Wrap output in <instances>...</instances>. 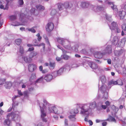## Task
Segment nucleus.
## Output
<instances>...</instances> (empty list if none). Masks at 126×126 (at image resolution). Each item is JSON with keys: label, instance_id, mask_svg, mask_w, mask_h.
<instances>
[{"label": "nucleus", "instance_id": "a878e982", "mask_svg": "<svg viewBox=\"0 0 126 126\" xmlns=\"http://www.w3.org/2000/svg\"><path fill=\"white\" fill-rule=\"evenodd\" d=\"M79 66L77 64L75 63H73L72 64H71L69 65V66H66V68L67 70H70V68H74L76 67H77Z\"/></svg>", "mask_w": 126, "mask_h": 126}, {"label": "nucleus", "instance_id": "20e7f679", "mask_svg": "<svg viewBox=\"0 0 126 126\" xmlns=\"http://www.w3.org/2000/svg\"><path fill=\"white\" fill-rule=\"evenodd\" d=\"M45 101H46V100H44L43 103H40L39 105L40 109L41 118L43 121L46 122L47 121V120L46 118L47 115L46 113H48V112L45 109V107L44 105Z\"/></svg>", "mask_w": 126, "mask_h": 126}, {"label": "nucleus", "instance_id": "69168bd1", "mask_svg": "<svg viewBox=\"0 0 126 126\" xmlns=\"http://www.w3.org/2000/svg\"><path fill=\"white\" fill-rule=\"evenodd\" d=\"M78 2L76 1H74L73 2V4L75 6H78Z\"/></svg>", "mask_w": 126, "mask_h": 126}, {"label": "nucleus", "instance_id": "5701e85b", "mask_svg": "<svg viewBox=\"0 0 126 126\" xmlns=\"http://www.w3.org/2000/svg\"><path fill=\"white\" fill-rule=\"evenodd\" d=\"M27 46L28 47H31L32 46H37L38 47H40L41 46H43V49L44 50L45 48V44L44 43H42L39 44H27Z\"/></svg>", "mask_w": 126, "mask_h": 126}, {"label": "nucleus", "instance_id": "a19ab883", "mask_svg": "<svg viewBox=\"0 0 126 126\" xmlns=\"http://www.w3.org/2000/svg\"><path fill=\"white\" fill-rule=\"evenodd\" d=\"M23 94L25 98H28L29 97V95L28 94V92L27 91H25L23 93Z\"/></svg>", "mask_w": 126, "mask_h": 126}, {"label": "nucleus", "instance_id": "c756f323", "mask_svg": "<svg viewBox=\"0 0 126 126\" xmlns=\"http://www.w3.org/2000/svg\"><path fill=\"white\" fill-rule=\"evenodd\" d=\"M12 85V83L10 82H6L5 86L6 88L10 89Z\"/></svg>", "mask_w": 126, "mask_h": 126}, {"label": "nucleus", "instance_id": "0e129e2a", "mask_svg": "<svg viewBox=\"0 0 126 126\" xmlns=\"http://www.w3.org/2000/svg\"><path fill=\"white\" fill-rule=\"evenodd\" d=\"M122 125L123 126H124V124H126V118H124V121L122 120Z\"/></svg>", "mask_w": 126, "mask_h": 126}, {"label": "nucleus", "instance_id": "cd10ccee", "mask_svg": "<svg viewBox=\"0 0 126 126\" xmlns=\"http://www.w3.org/2000/svg\"><path fill=\"white\" fill-rule=\"evenodd\" d=\"M11 123V120L7 119L5 120L3 124L5 126H6V125L7 126H10Z\"/></svg>", "mask_w": 126, "mask_h": 126}, {"label": "nucleus", "instance_id": "72a5a7b5", "mask_svg": "<svg viewBox=\"0 0 126 126\" xmlns=\"http://www.w3.org/2000/svg\"><path fill=\"white\" fill-rule=\"evenodd\" d=\"M61 57L62 58L65 60H67L70 58V56L64 54L63 55H62Z\"/></svg>", "mask_w": 126, "mask_h": 126}, {"label": "nucleus", "instance_id": "58836bf2", "mask_svg": "<svg viewBox=\"0 0 126 126\" xmlns=\"http://www.w3.org/2000/svg\"><path fill=\"white\" fill-rule=\"evenodd\" d=\"M24 3L23 0H18V3L19 7H22Z\"/></svg>", "mask_w": 126, "mask_h": 126}, {"label": "nucleus", "instance_id": "39448f33", "mask_svg": "<svg viewBox=\"0 0 126 126\" xmlns=\"http://www.w3.org/2000/svg\"><path fill=\"white\" fill-rule=\"evenodd\" d=\"M7 119L11 120V119L12 120L16 121H19L20 119V114L19 112L16 111L15 113L14 112L8 113L7 115Z\"/></svg>", "mask_w": 126, "mask_h": 126}, {"label": "nucleus", "instance_id": "ea45409f", "mask_svg": "<svg viewBox=\"0 0 126 126\" xmlns=\"http://www.w3.org/2000/svg\"><path fill=\"white\" fill-rule=\"evenodd\" d=\"M21 42V40L20 39H17L15 40V43L17 45H19Z\"/></svg>", "mask_w": 126, "mask_h": 126}, {"label": "nucleus", "instance_id": "4be33fe9", "mask_svg": "<svg viewBox=\"0 0 126 126\" xmlns=\"http://www.w3.org/2000/svg\"><path fill=\"white\" fill-rule=\"evenodd\" d=\"M126 40V37H124L123 38L118 44V46L123 47L124 46L125 41Z\"/></svg>", "mask_w": 126, "mask_h": 126}, {"label": "nucleus", "instance_id": "4468645a", "mask_svg": "<svg viewBox=\"0 0 126 126\" xmlns=\"http://www.w3.org/2000/svg\"><path fill=\"white\" fill-rule=\"evenodd\" d=\"M95 51L94 53V55L95 57L96 58L101 59L102 58L103 56L105 55V53L103 52Z\"/></svg>", "mask_w": 126, "mask_h": 126}, {"label": "nucleus", "instance_id": "79ce46f5", "mask_svg": "<svg viewBox=\"0 0 126 126\" xmlns=\"http://www.w3.org/2000/svg\"><path fill=\"white\" fill-rule=\"evenodd\" d=\"M11 25L14 26H17L21 25V24L17 22H13L11 24Z\"/></svg>", "mask_w": 126, "mask_h": 126}, {"label": "nucleus", "instance_id": "bb28decb", "mask_svg": "<svg viewBox=\"0 0 126 126\" xmlns=\"http://www.w3.org/2000/svg\"><path fill=\"white\" fill-rule=\"evenodd\" d=\"M89 5V3L88 2L84 1L81 2V6L82 8H86Z\"/></svg>", "mask_w": 126, "mask_h": 126}, {"label": "nucleus", "instance_id": "09e8293b", "mask_svg": "<svg viewBox=\"0 0 126 126\" xmlns=\"http://www.w3.org/2000/svg\"><path fill=\"white\" fill-rule=\"evenodd\" d=\"M122 29L125 31H126V23H124L122 25Z\"/></svg>", "mask_w": 126, "mask_h": 126}, {"label": "nucleus", "instance_id": "e2e57ef3", "mask_svg": "<svg viewBox=\"0 0 126 126\" xmlns=\"http://www.w3.org/2000/svg\"><path fill=\"white\" fill-rule=\"evenodd\" d=\"M17 92L18 94L20 95V96H22L23 95V94L22 93L21 90H18Z\"/></svg>", "mask_w": 126, "mask_h": 126}, {"label": "nucleus", "instance_id": "6e6552de", "mask_svg": "<svg viewBox=\"0 0 126 126\" xmlns=\"http://www.w3.org/2000/svg\"><path fill=\"white\" fill-rule=\"evenodd\" d=\"M98 50H100L101 51L105 53V55L107 53H110L112 52V48L111 45H105L104 46L97 47L96 48Z\"/></svg>", "mask_w": 126, "mask_h": 126}, {"label": "nucleus", "instance_id": "49530a36", "mask_svg": "<svg viewBox=\"0 0 126 126\" xmlns=\"http://www.w3.org/2000/svg\"><path fill=\"white\" fill-rule=\"evenodd\" d=\"M52 74L53 75H52L53 77H54L55 78L58 76H59L58 75V72H57V71H54L53 73H52Z\"/></svg>", "mask_w": 126, "mask_h": 126}, {"label": "nucleus", "instance_id": "3c124183", "mask_svg": "<svg viewBox=\"0 0 126 126\" xmlns=\"http://www.w3.org/2000/svg\"><path fill=\"white\" fill-rule=\"evenodd\" d=\"M57 11L55 9H53L51 12V15H55Z\"/></svg>", "mask_w": 126, "mask_h": 126}, {"label": "nucleus", "instance_id": "473e14b6", "mask_svg": "<svg viewBox=\"0 0 126 126\" xmlns=\"http://www.w3.org/2000/svg\"><path fill=\"white\" fill-rule=\"evenodd\" d=\"M36 8L38 10L40 11H42L44 9V7L40 5H37Z\"/></svg>", "mask_w": 126, "mask_h": 126}, {"label": "nucleus", "instance_id": "412c9836", "mask_svg": "<svg viewBox=\"0 0 126 126\" xmlns=\"http://www.w3.org/2000/svg\"><path fill=\"white\" fill-rule=\"evenodd\" d=\"M88 65L92 69H96L97 68V65L94 62H89L88 63Z\"/></svg>", "mask_w": 126, "mask_h": 126}, {"label": "nucleus", "instance_id": "aec40b11", "mask_svg": "<svg viewBox=\"0 0 126 126\" xmlns=\"http://www.w3.org/2000/svg\"><path fill=\"white\" fill-rule=\"evenodd\" d=\"M119 39L120 37H119L117 36H114L112 41V44L115 45H117Z\"/></svg>", "mask_w": 126, "mask_h": 126}, {"label": "nucleus", "instance_id": "4c0bfd02", "mask_svg": "<svg viewBox=\"0 0 126 126\" xmlns=\"http://www.w3.org/2000/svg\"><path fill=\"white\" fill-rule=\"evenodd\" d=\"M107 120L113 122H116V120L115 118L112 116H110L109 118L107 119Z\"/></svg>", "mask_w": 126, "mask_h": 126}, {"label": "nucleus", "instance_id": "a18cd8bd", "mask_svg": "<svg viewBox=\"0 0 126 126\" xmlns=\"http://www.w3.org/2000/svg\"><path fill=\"white\" fill-rule=\"evenodd\" d=\"M24 52L23 48L22 46H20L19 48V52L21 54H23Z\"/></svg>", "mask_w": 126, "mask_h": 126}, {"label": "nucleus", "instance_id": "de8ad7c7", "mask_svg": "<svg viewBox=\"0 0 126 126\" xmlns=\"http://www.w3.org/2000/svg\"><path fill=\"white\" fill-rule=\"evenodd\" d=\"M36 36L38 37L37 38L38 40L39 41H40L41 40L42 37L41 36H40V34L38 33L36 35Z\"/></svg>", "mask_w": 126, "mask_h": 126}, {"label": "nucleus", "instance_id": "13d9d810", "mask_svg": "<svg viewBox=\"0 0 126 126\" xmlns=\"http://www.w3.org/2000/svg\"><path fill=\"white\" fill-rule=\"evenodd\" d=\"M91 111H91L90 112H87L88 113V115H87L85 117V118L84 119V121H85L87 122H88V121H89V120H88V117H89V114H88V113H89V112H91ZM86 113V112L84 114H85Z\"/></svg>", "mask_w": 126, "mask_h": 126}, {"label": "nucleus", "instance_id": "0eeeda50", "mask_svg": "<svg viewBox=\"0 0 126 126\" xmlns=\"http://www.w3.org/2000/svg\"><path fill=\"white\" fill-rule=\"evenodd\" d=\"M117 14L120 19H126V5H122L121 9L118 12Z\"/></svg>", "mask_w": 126, "mask_h": 126}, {"label": "nucleus", "instance_id": "f03ea898", "mask_svg": "<svg viewBox=\"0 0 126 126\" xmlns=\"http://www.w3.org/2000/svg\"><path fill=\"white\" fill-rule=\"evenodd\" d=\"M58 42L61 45L65 48L69 49H72L75 51H78V45H75L72 47H71V42L67 39L61 37L57 38Z\"/></svg>", "mask_w": 126, "mask_h": 126}, {"label": "nucleus", "instance_id": "c03bdc74", "mask_svg": "<svg viewBox=\"0 0 126 126\" xmlns=\"http://www.w3.org/2000/svg\"><path fill=\"white\" fill-rule=\"evenodd\" d=\"M16 16H11L9 17L10 19L12 21L16 19Z\"/></svg>", "mask_w": 126, "mask_h": 126}, {"label": "nucleus", "instance_id": "a211bd4d", "mask_svg": "<svg viewBox=\"0 0 126 126\" xmlns=\"http://www.w3.org/2000/svg\"><path fill=\"white\" fill-rule=\"evenodd\" d=\"M91 7L92 8V9L95 11H96L99 10H102L104 9V8L101 6H97V7L94 6L92 5L91 6Z\"/></svg>", "mask_w": 126, "mask_h": 126}, {"label": "nucleus", "instance_id": "c85d7f7f", "mask_svg": "<svg viewBox=\"0 0 126 126\" xmlns=\"http://www.w3.org/2000/svg\"><path fill=\"white\" fill-rule=\"evenodd\" d=\"M37 54L38 53L36 52L32 51L30 53L29 56L32 59V58L36 56Z\"/></svg>", "mask_w": 126, "mask_h": 126}, {"label": "nucleus", "instance_id": "f3484780", "mask_svg": "<svg viewBox=\"0 0 126 126\" xmlns=\"http://www.w3.org/2000/svg\"><path fill=\"white\" fill-rule=\"evenodd\" d=\"M106 79L104 76H101L99 80L98 84V86H100L101 84H104L106 82Z\"/></svg>", "mask_w": 126, "mask_h": 126}, {"label": "nucleus", "instance_id": "f704fd0d", "mask_svg": "<svg viewBox=\"0 0 126 126\" xmlns=\"http://www.w3.org/2000/svg\"><path fill=\"white\" fill-rule=\"evenodd\" d=\"M106 18V19L109 22L112 21V19L111 18V16L109 15L108 14H106L105 15Z\"/></svg>", "mask_w": 126, "mask_h": 126}, {"label": "nucleus", "instance_id": "6e6d98bb", "mask_svg": "<svg viewBox=\"0 0 126 126\" xmlns=\"http://www.w3.org/2000/svg\"><path fill=\"white\" fill-rule=\"evenodd\" d=\"M105 4L109 5H111V2L109 0H105Z\"/></svg>", "mask_w": 126, "mask_h": 126}, {"label": "nucleus", "instance_id": "5fc2aeb1", "mask_svg": "<svg viewBox=\"0 0 126 126\" xmlns=\"http://www.w3.org/2000/svg\"><path fill=\"white\" fill-rule=\"evenodd\" d=\"M36 78V77L35 74V73H32L31 75L30 80H31V79H35Z\"/></svg>", "mask_w": 126, "mask_h": 126}, {"label": "nucleus", "instance_id": "423d86ee", "mask_svg": "<svg viewBox=\"0 0 126 126\" xmlns=\"http://www.w3.org/2000/svg\"><path fill=\"white\" fill-rule=\"evenodd\" d=\"M101 87H99V91H100L102 93L104 94L103 97H102V99H103L104 100L107 99L108 97V88H107L106 86L104 84H101L100 85Z\"/></svg>", "mask_w": 126, "mask_h": 126}, {"label": "nucleus", "instance_id": "393cba45", "mask_svg": "<svg viewBox=\"0 0 126 126\" xmlns=\"http://www.w3.org/2000/svg\"><path fill=\"white\" fill-rule=\"evenodd\" d=\"M36 68L35 65L33 64H29L28 66V70L31 72H33Z\"/></svg>", "mask_w": 126, "mask_h": 126}, {"label": "nucleus", "instance_id": "7c9ffc66", "mask_svg": "<svg viewBox=\"0 0 126 126\" xmlns=\"http://www.w3.org/2000/svg\"><path fill=\"white\" fill-rule=\"evenodd\" d=\"M114 3L111 2V5H111V8L113 9L114 11H115L116 12H117L118 10L117 8V6L116 5H115Z\"/></svg>", "mask_w": 126, "mask_h": 126}, {"label": "nucleus", "instance_id": "f8f14e48", "mask_svg": "<svg viewBox=\"0 0 126 126\" xmlns=\"http://www.w3.org/2000/svg\"><path fill=\"white\" fill-rule=\"evenodd\" d=\"M102 100H104V101L103 102L100 101L98 103V105L97 106L96 103L95 101H92L91 102H95L96 104V106L95 108L93 110H94L95 108H96L97 110H100L102 109H106V105H103L102 104H103L104 102L105 101L103 99H102Z\"/></svg>", "mask_w": 126, "mask_h": 126}, {"label": "nucleus", "instance_id": "b1692460", "mask_svg": "<svg viewBox=\"0 0 126 126\" xmlns=\"http://www.w3.org/2000/svg\"><path fill=\"white\" fill-rule=\"evenodd\" d=\"M23 59L24 61L26 63H30L31 62L32 59H31L29 55L24 57Z\"/></svg>", "mask_w": 126, "mask_h": 126}, {"label": "nucleus", "instance_id": "680f3d73", "mask_svg": "<svg viewBox=\"0 0 126 126\" xmlns=\"http://www.w3.org/2000/svg\"><path fill=\"white\" fill-rule=\"evenodd\" d=\"M33 43L34 44H38V42L37 40L36 39H34L33 40Z\"/></svg>", "mask_w": 126, "mask_h": 126}, {"label": "nucleus", "instance_id": "2eb2a0df", "mask_svg": "<svg viewBox=\"0 0 126 126\" xmlns=\"http://www.w3.org/2000/svg\"><path fill=\"white\" fill-rule=\"evenodd\" d=\"M54 27V26L53 23L51 22H49L46 27V30L48 32H50L53 30Z\"/></svg>", "mask_w": 126, "mask_h": 126}, {"label": "nucleus", "instance_id": "7ed1b4c3", "mask_svg": "<svg viewBox=\"0 0 126 126\" xmlns=\"http://www.w3.org/2000/svg\"><path fill=\"white\" fill-rule=\"evenodd\" d=\"M45 102L44 105L45 107V109L48 112V113H54L56 114L60 113L58 110L60 108H57L56 106L50 104L46 100Z\"/></svg>", "mask_w": 126, "mask_h": 126}, {"label": "nucleus", "instance_id": "bf43d9fd", "mask_svg": "<svg viewBox=\"0 0 126 126\" xmlns=\"http://www.w3.org/2000/svg\"><path fill=\"white\" fill-rule=\"evenodd\" d=\"M5 79H0V85H2L4 83V82L5 81Z\"/></svg>", "mask_w": 126, "mask_h": 126}, {"label": "nucleus", "instance_id": "e433bc0d", "mask_svg": "<svg viewBox=\"0 0 126 126\" xmlns=\"http://www.w3.org/2000/svg\"><path fill=\"white\" fill-rule=\"evenodd\" d=\"M23 80H22L20 81L19 83L21 85L22 88H25L26 87V85H27L26 83H24L23 82Z\"/></svg>", "mask_w": 126, "mask_h": 126}, {"label": "nucleus", "instance_id": "6ab92c4d", "mask_svg": "<svg viewBox=\"0 0 126 126\" xmlns=\"http://www.w3.org/2000/svg\"><path fill=\"white\" fill-rule=\"evenodd\" d=\"M44 79L47 81L49 82L52 79L53 76L50 74H47L45 75Z\"/></svg>", "mask_w": 126, "mask_h": 126}, {"label": "nucleus", "instance_id": "052dcab7", "mask_svg": "<svg viewBox=\"0 0 126 126\" xmlns=\"http://www.w3.org/2000/svg\"><path fill=\"white\" fill-rule=\"evenodd\" d=\"M42 81V78H40L39 79H38L37 80L35 81V82L36 83L38 82H41Z\"/></svg>", "mask_w": 126, "mask_h": 126}, {"label": "nucleus", "instance_id": "2f4dec72", "mask_svg": "<svg viewBox=\"0 0 126 126\" xmlns=\"http://www.w3.org/2000/svg\"><path fill=\"white\" fill-rule=\"evenodd\" d=\"M65 68H66V67H62L60 68L59 70L57 71L58 72V75L59 76L61 75L63 73Z\"/></svg>", "mask_w": 126, "mask_h": 126}, {"label": "nucleus", "instance_id": "9b49d317", "mask_svg": "<svg viewBox=\"0 0 126 126\" xmlns=\"http://www.w3.org/2000/svg\"><path fill=\"white\" fill-rule=\"evenodd\" d=\"M26 12H27V13L26 14L25 12V14H26L25 16H30L31 15L36 16L38 15L39 13L38 10H35V9L33 8H32L30 11L29 12L28 11V8H27L26 10Z\"/></svg>", "mask_w": 126, "mask_h": 126}, {"label": "nucleus", "instance_id": "338daca9", "mask_svg": "<svg viewBox=\"0 0 126 126\" xmlns=\"http://www.w3.org/2000/svg\"><path fill=\"white\" fill-rule=\"evenodd\" d=\"M113 81L112 80H111L110 81L109 83V85H113Z\"/></svg>", "mask_w": 126, "mask_h": 126}, {"label": "nucleus", "instance_id": "37998d69", "mask_svg": "<svg viewBox=\"0 0 126 126\" xmlns=\"http://www.w3.org/2000/svg\"><path fill=\"white\" fill-rule=\"evenodd\" d=\"M117 84L119 85H122L123 84V82L120 79H118L117 80Z\"/></svg>", "mask_w": 126, "mask_h": 126}, {"label": "nucleus", "instance_id": "ddd939ff", "mask_svg": "<svg viewBox=\"0 0 126 126\" xmlns=\"http://www.w3.org/2000/svg\"><path fill=\"white\" fill-rule=\"evenodd\" d=\"M5 0L6 2V4L4 1L2 0H0V8L4 10L7 9L8 8L9 1L7 0Z\"/></svg>", "mask_w": 126, "mask_h": 126}, {"label": "nucleus", "instance_id": "1a4fd4ad", "mask_svg": "<svg viewBox=\"0 0 126 126\" xmlns=\"http://www.w3.org/2000/svg\"><path fill=\"white\" fill-rule=\"evenodd\" d=\"M73 4L71 2H66L63 4L59 3L58 5L59 11L63 9L64 8L66 9H70L73 6Z\"/></svg>", "mask_w": 126, "mask_h": 126}, {"label": "nucleus", "instance_id": "603ef678", "mask_svg": "<svg viewBox=\"0 0 126 126\" xmlns=\"http://www.w3.org/2000/svg\"><path fill=\"white\" fill-rule=\"evenodd\" d=\"M44 37L45 39V41H46V43H47V44L49 45H50V44L48 40V39L47 38V37L46 36H45V35H44Z\"/></svg>", "mask_w": 126, "mask_h": 126}, {"label": "nucleus", "instance_id": "4d7b16f0", "mask_svg": "<svg viewBox=\"0 0 126 126\" xmlns=\"http://www.w3.org/2000/svg\"><path fill=\"white\" fill-rule=\"evenodd\" d=\"M28 30L29 31H31L32 33H34L36 32V31L33 28H32L29 29Z\"/></svg>", "mask_w": 126, "mask_h": 126}, {"label": "nucleus", "instance_id": "9d476101", "mask_svg": "<svg viewBox=\"0 0 126 126\" xmlns=\"http://www.w3.org/2000/svg\"><path fill=\"white\" fill-rule=\"evenodd\" d=\"M108 25L110 29L111 30H114L116 33H119L121 32V30L118 27V25L117 23L114 21H113L111 24Z\"/></svg>", "mask_w": 126, "mask_h": 126}, {"label": "nucleus", "instance_id": "c9c22d12", "mask_svg": "<svg viewBox=\"0 0 126 126\" xmlns=\"http://www.w3.org/2000/svg\"><path fill=\"white\" fill-rule=\"evenodd\" d=\"M55 66V63L54 62H50L49 63V68L50 69H53Z\"/></svg>", "mask_w": 126, "mask_h": 126}, {"label": "nucleus", "instance_id": "774afa93", "mask_svg": "<svg viewBox=\"0 0 126 126\" xmlns=\"http://www.w3.org/2000/svg\"><path fill=\"white\" fill-rule=\"evenodd\" d=\"M97 3L99 4H103V1L102 0H97Z\"/></svg>", "mask_w": 126, "mask_h": 126}, {"label": "nucleus", "instance_id": "f257e3e1", "mask_svg": "<svg viewBox=\"0 0 126 126\" xmlns=\"http://www.w3.org/2000/svg\"><path fill=\"white\" fill-rule=\"evenodd\" d=\"M96 104L95 102H90L83 104H77L76 109L71 110L70 112V115L68 116L69 118L71 121H75L76 120L75 116L79 112L78 109H81V113L85 114L86 112L92 111L96 106Z\"/></svg>", "mask_w": 126, "mask_h": 126}, {"label": "nucleus", "instance_id": "8fccbe9b", "mask_svg": "<svg viewBox=\"0 0 126 126\" xmlns=\"http://www.w3.org/2000/svg\"><path fill=\"white\" fill-rule=\"evenodd\" d=\"M112 109H113V111L114 112H117L119 110L118 108H116L115 106H112Z\"/></svg>", "mask_w": 126, "mask_h": 126}, {"label": "nucleus", "instance_id": "864d4df0", "mask_svg": "<svg viewBox=\"0 0 126 126\" xmlns=\"http://www.w3.org/2000/svg\"><path fill=\"white\" fill-rule=\"evenodd\" d=\"M57 47L62 50L63 53H66V51L64 50V49H63L60 45H58L57 46Z\"/></svg>", "mask_w": 126, "mask_h": 126}, {"label": "nucleus", "instance_id": "dca6fc26", "mask_svg": "<svg viewBox=\"0 0 126 126\" xmlns=\"http://www.w3.org/2000/svg\"><path fill=\"white\" fill-rule=\"evenodd\" d=\"M114 53L115 55L117 56L121 55L124 56L125 55V51L122 49H121L120 50H116L114 51Z\"/></svg>", "mask_w": 126, "mask_h": 126}]
</instances>
